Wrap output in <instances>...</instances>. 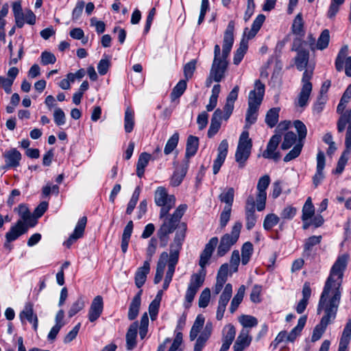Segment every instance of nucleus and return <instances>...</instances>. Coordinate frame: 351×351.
I'll list each match as a JSON object with an SVG mask.
<instances>
[{
  "label": "nucleus",
  "instance_id": "f257e3e1",
  "mask_svg": "<svg viewBox=\"0 0 351 351\" xmlns=\"http://www.w3.org/2000/svg\"><path fill=\"white\" fill-rule=\"evenodd\" d=\"M349 256L342 254L337 257L332 266L330 274L325 282L317 308V313H323L320 322L313 332L311 340H319L327 326L335 319L341 298V283L346 269Z\"/></svg>",
  "mask_w": 351,
  "mask_h": 351
},
{
  "label": "nucleus",
  "instance_id": "f03ea898",
  "mask_svg": "<svg viewBox=\"0 0 351 351\" xmlns=\"http://www.w3.org/2000/svg\"><path fill=\"white\" fill-rule=\"evenodd\" d=\"M154 201L157 206L161 207L159 217L163 221L157 231V237L160 241V246L165 247L169 243V235L178 228L187 206L186 204H180L172 215H169V210L175 206L176 197L173 195H169L162 186L156 189Z\"/></svg>",
  "mask_w": 351,
  "mask_h": 351
},
{
  "label": "nucleus",
  "instance_id": "7ed1b4c3",
  "mask_svg": "<svg viewBox=\"0 0 351 351\" xmlns=\"http://www.w3.org/2000/svg\"><path fill=\"white\" fill-rule=\"evenodd\" d=\"M186 226L182 223L179 230L176 232L173 242L170 244L169 258L168 260V270L166 273L163 282V289H167L172 280L175 272L176 265L179 259L180 251L182 249V243L185 238Z\"/></svg>",
  "mask_w": 351,
  "mask_h": 351
},
{
  "label": "nucleus",
  "instance_id": "20e7f679",
  "mask_svg": "<svg viewBox=\"0 0 351 351\" xmlns=\"http://www.w3.org/2000/svg\"><path fill=\"white\" fill-rule=\"evenodd\" d=\"M252 147V139L249 137V132L243 131L239 140V143L235 153V160L239 164V167L242 169L249 158Z\"/></svg>",
  "mask_w": 351,
  "mask_h": 351
},
{
  "label": "nucleus",
  "instance_id": "39448f33",
  "mask_svg": "<svg viewBox=\"0 0 351 351\" xmlns=\"http://www.w3.org/2000/svg\"><path fill=\"white\" fill-rule=\"evenodd\" d=\"M241 228L242 223L240 221H237L232 226L231 232L225 234L221 237L217 247V255L219 256H223L230 250L231 247L237 243Z\"/></svg>",
  "mask_w": 351,
  "mask_h": 351
},
{
  "label": "nucleus",
  "instance_id": "423d86ee",
  "mask_svg": "<svg viewBox=\"0 0 351 351\" xmlns=\"http://www.w3.org/2000/svg\"><path fill=\"white\" fill-rule=\"evenodd\" d=\"M228 66V60L221 58V49L219 45L214 47V59L210 71V77L214 82H219L225 76Z\"/></svg>",
  "mask_w": 351,
  "mask_h": 351
},
{
  "label": "nucleus",
  "instance_id": "0eeeda50",
  "mask_svg": "<svg viewBox=\"0 0 351 351\" xmlns=\"http://www.w3.org/2000/svg\"><path fill=\"white\" fill-rule=\"evenodd\" d=\"M293 125L298 134V141L293 148L285 156L284 161L286 162H289L299 156L304 145L303 141L307 134L306 127L302 121L300 120H295L293 122Z\"/></svg>",
  "mask_w": 351,
  "mask_h": 351
},
{
  "label": "nucleus",
  "instance_id": "6e6552de",
  "mask_svg": "<svg viewBox=\"0 0 351 351\" xmlns=\"http://www.w3.org/2000/svg\"><path fill=\"white\" fill-rule=\"evenodd\" d=\"M205 274V270H204V271L202 270L200 273L193 274L191 276L190 282L185 293L184 306L186 308L190 307L197 292L202 286L204 281Z\"/></svg>",
  "mask_w": 351,
  "mask_h": 351
},
{
  "label": "nucleus",
  "instance_id": "1a4fd4ad",
  "mask_svg": "<svg viewBox=\"0 0 351 351\" xmlns=\"http://www.w3.org/2000/svg\"><path fill=\"white\" fill-rule=\"evenodd\" d=\"M313 77V71L305 70L302 77V88L298 96L296 105L304 108L308 105L313 86L311 80Z\"/></svg>",
  "mask_w": 351,
  "mask_h": 351
},
{
  "label": "nucleus",
  "instance_id": "9d476101",
  "mask_svg": "<svg viewBox=\"0 0 351 351\" xmlns=\"http://www.w3.org/2000/svg\"><path fill=\"white\" fill-rule=\"evenodd\" d=\"M270 183V178L265 175L259 178L257 184V194L256 197V208L258 211H262L265 208L267 192Z\"/></svg>",
  "mask_w": 351,
  "mask_h": 351
},
{
  "label": "nucleus",
  "instance_id": "9b49d317",
  "mask_svg": "<svg viewBox=\"0 0 351 351\" xmlns=\"http://www.w3.org/2000/svg\"><path fill=\"white\" fill-rule=\"evenodd\" d=\"M346 149L340 156L337 167L335 170V173L340 174L343 172L345 166L349 159V156L351 154V123L350 127L347 128L345 140Z\"/></svg>",
  "mask_w": 351,
  "mask_h": 351
},
{
  "label": "nucleus",
  "instance_id": "f8f14e48",
  "mask_svg": "<svg viewBox=\"0 0 351 351\" xmlns=\"http://www.w3.org/2000/svg\"><path fill=\"white\" fill-rule=\"evenodd\" d=\"M254 89L249 93L248 106L260 107L265 94V85L257 80L254 83Z\"/></svg>",
  "mask_w": 351,
  "mask_h": 351
},
{
  "label": "nucleus",
  "instance_id": "ddd939ff",
  "mask_svg": "<svg viewBox=\"0 0 351 351\" xmlns=\"http://www.w3.org/2000/svg\"><path fill=\"white\" fill-rule=\"evenodd\" d=\"M280 134H274L269 139L266 149L263 153V157L265 158L272 159L278 161L280 158L279 152H276L280 141Z\"/></svg>",
  "mask_w": 351,
  "mask_h": 351
},
{
  "label": "nucleus",
  "instance_id": "4468645a",
  "mask_svg": "<svg viewBox=\"0 0 351 351\" xmlns=\"http://www.w3.org/2000/svg\"><path fill=\"white\" fill-rule=\"evenodd\" d=\"M348 51V46H344L341 49L335 60V67L338 71H341L343 70L345 63V73L348 77H351V56L348 57L344 62Z\"/></svg>",
  "mask_w": 351,
  "mask_h": 351
},
{
  "label": "nucleus",
  "instance_id": "2eb2a0df",
  "mask_svg": "<svg viewBox=\"0 0 351 351\" xmlns=\"http://www.w3.org/2000/svg\"><path fill=\"white\" fill-rule=\"evenodd\" d=\"M218 242L219 239L217 237H212L206 244L204 250L202 252L199 256V265L201 267L202 271H204L206 265L208 263Z\"/></svg>",
  "mask_w": 351,
  "mask_h": 351
},
{
  "label": "nucleus",
  "instance_id": "dca6fc26",
  "mask_svg": "<svg viewBox=\"0 0 351 351\" xmlns=\"http://www.w3.org/2000/svg\"><path fill=\"white\" fill-rule=\"evenodd\" d=\"M19 318L22 323L27 320L32 324L35 331L37 330L38 326V319L36 314L34 312V304L30 302H26L23 309L19 314Z\"/></svg>",
  "mask_w": 351,
  "mask_h": 351
},
{
  "label": "nucleus",
  "instance_id": "f3484780",
  "mask_svg": "<svg viewBox=\"0 0 351 351\" xmlns=\"http://www.w3.org/2000/svg\"><path fill=\"white\" fill-rule=\"evenodd\" d=\"M86 222V217H82L78 220L73 232L70 235L69 239L64 243V245L66 247L69 248L73 245V243H75L78 239L83 237Z\"/></svg>",
  "mask_w": 351,
  "mask_h": 351
},
{
  "label": "nucleus",
  "instance_id": "a211bd4d",
  "mask_svg": "<svg viewBox=\"0 0 351 351\" xmlns=\"http://www.w3.org/2000/svg\"><path fill=\"white\" fill-rule=\"evenodd\" d=\"M5 158V166L4 168H16L20 165L22 155L16 148L6 150L3 154Z\"/></svg>",
  "mask_w": 351,
  "mask_h": 351
},
{
  "label": "nucleus",
  "instance_id": "6ab92c4d",
  "mask_svg": "<svg viewBox=\"0 0 351 351\" xmlns=\"http://www.w3.org/2000/svg\"><path fill=\"white\" fill-rule=\"evenodd\" d=\"M28 226L23 221L19 220L16 223L12 226L10 231L5 234L6 242L10 243L17 239L21 235L26 233Z\"/></svg>",
  "mask_w": 351,
  "mask_h": 351
},
{
  "label": "nucleus",
  "instance_id": "aec40b11",
  "mask_svg": "<svg viewBox=\"0 0 351 351\" xmlns=\"http://www.w3.org/2000/svg\"><path fill=\"white\" fill-rule=\"evenodd\" d=\"M104 309L103 298L100 295L96 296L90 305L88 311V319L90 322L96 321L101 315Z\"/></svg>",
  "mask_w": 351,
  "mask_h": 351
},
{
  "label": "nucleus",
  "instance_id": "412c9836",
  "mask_svg": "<svg viewBox=\"0 0 351 351\" xmlns=\"http://www.w3.org/2000/svg\"><path fill=\"white\" fill-rule=\"evenodd\" d=\"M234 43L233 26L228 25L225 32L222 46V53L221 58L227 59L232 49Z\"/></svg>",
  "mask_w": 351,
  "mask_h": 351
},
{
  "label": "nucleus",
  "instance_id": "4be33fe9",
  "mask_svg": "<svg viewBox=\"0 0 351 351\" xmlns=\"http://www.w3.org/2000/svg\"><path fill=\"white\" fill-rule=\"evenodd\" d=\"M189 169V161L184 160L183 162L177 167L171 178L170 184L173 186H179L185 177Z\"/></svg>",
  "mask_w": 351,
  "mask_h": 351
},
{
  "label": "nucleus",
  "instance_id": "5701e85b",
  "mask_svg": "<svg viewBox=\"0 0 351 351\" xmlns=\"http://www.w3.org/2000/svg\"><path fill=\"white\" fill-rule=\"evenodd\" d=\"M325 167V156L324 152L319 151L317 155L316 173L313 178V182L317 187L324 179L323 171Z\"/></svg>",
  "mask_w": 351,
  "mask_h": 351
},
{
  "label": "nucleus",
  "instance_id": "b1692460",
  "mask_svg": "<svg viewBox=\"0 0 351 351\" xmlns=\"http://www.w3.org/2000/svg\"><path fill=\"white\" fill-rule=\"evenodd\" d=\"M252 340V337L250 335L247 330L242 329L233 346L234 350L243 351L245 348L250 345Z\"/></svg>",
  "mask_w": 351,
  "mask_h": 351
},
{
  "label": "nucleus",
  "instance_id": "393cba45",
  "mask_svg": "<svg viewBox=\"0 0 351 351\" xmlns=\"http://www.w3.org/2000/svg\"><path fill=\"white\" fill-rule=\"evenodd\" d=\"M222 119V110L217 108L214 112L211 119L210 125L208 130V138L213 137L218 132L221 125Z\"/></svg>",
  "mask_w": 351,
  "mask_h": 351
},
{
  "label": "nucleus",
  "instance_id": "a878e982",
  "mask_svg": "<svg viewBox=\"0 0 351 351\" xmlns=\"http://www.w3.org/2000/svg\"><path fill=\"white\" fill-rule=\"evenodd\" d=\"M138 328L137 321L133 322L129 327L126 335V348L128 350H133L136 346V337Z\"/></svg>",
  "mask_w": 351,
  "mask_h": 351
},
{
  "label": "nucleus",
  "instance_id": "bb28decb",
  "mask_svg": "<svg viewBox=\"0 0 351 351\" xmlns=\"http://www.w3.org/2000/svg\"><path fill=\"white\" fill-rule=\"evenodd\" d=\"M143 290H140L136 295L133 298L128 310V318L129 320H134L138 315L141 304V295Z\"/></svg>",
  "mask_w": 351,
  "mask_h": 351
},
{
  "label": "nucleus",
  "instance_id": "cd10ccee",
  "mask_svg": "<svg viewBox=\"0 0 351 351\" xmlns=\"http://www.w3.org/2000/svg\"><path fill=\"white\" fill-rule=\"evenodd\" d=\"M351 339V319H348L340 338L338 351H348V346Z\"/></svg>",
  "mask_w": 351,
  "mask_h": 351
},
{
  "label": "nucleus",
  "instance_id": "c85d7f7f",
  "mask_svg": "<svg viewBox=\"0 0 351 351\" xmlns=\"http://www.w3.org/2000/svg\"><path fill=\"white\" fill-rule=\"evenodd\" d=\"M150 270V263L148 261H145L143 265L139 267L135 274V285L138 288H141L145 284L147 275Z\"/></svg>",
  "mask_w": 351,
  "mask_h": 351
},
{
  "label": "nucleus",
  "instance_id": "c756f323",
  "mask_svg": "<svg viewBox=\"0 0 351 351\" xmlns=\"http://www.w3.org/2000/svg\"><path fill=\"white\" fill-rule=\"evenodd\" d=\"M14 210H17L22 219L21 221L27 224L28 227H34L36 225V219L31 215L28 208L25 204L19 205Z\"/></svg>",
  "mask_w": 351,
  "mask_h": 351
},
{
  "label": "nucleus",
  "instance_id": "7c9ffc66",
  "mask_svg": "<svg viewBox=\"0 0 351 351\" xmlns=\"http://www.w3.org/2000/svg\"><path fill=\"white\" fill-rule=\"evenodd\" d=\"M199 146V139L197 137L195 136L190 135L186 141V147L185 152V159L184 160H188L189 162V158L193 156L197 149Z\"/></svg>",
  "mask_w": 351,
  "mask_h": 351
},
{
  "label": "nucleus",
  "instance_id": "2f4dec72",
  "mask_svg": "<svg viewBox=\"0 0 351 351\" xmlns=\"http://www.w3.org/2000/svg\"><path fill=\"white\" fill-rule=\"evenodd\" d=\"M151 159V155L147 152H143L140 154L136 164V175L138 178H142L145 173V168Z\"/></svg>",
  "mask_w": 351,
  "mask_h": 351
},
{
  "label": "nucleus",
  "instance_id": "473e14b6",
  "mask_svg": "<svg viewBox=\"0 0 351 351\" xmlns=\"http://www.w3.org/2000/svg\"><path fill=\"white\" fill-rule=\"evenodd\" d=\"M309 53L307 50H300L297 53V56L295 58V64L296 68L299 71L304 70L308 62Z\"/></svg>",
  "mask_w": 351,
  "mask_h": 351
},
{
  "label": "nucleus",
  "instance_id": "72a5a7b5",
  "mask_svg": "<svg viewBox=\"0 0 351 351\" xmlns=\"http://www.w3.org/2000/svg\"><path fill=\"white\" fill-rule=\"evenodd\" d=\"M239 322L243 326L242 329L247 330L248 333L250 332V328L255 327L258 325L257 319L252 315H242L239 317Z\"/></svg>",
  "mask_w": 351,
  "mask_h": 351
},
{
  "label": "nucleus",
  "instance_id": "f704fd0d",
  "mask_svg": "<svg viewBox=\"0 0 351 351\" xmlns=\"http://www.w3.org/2000/svg\"><path fill=\"white\" fill-rule=\"evenodd\" d=\"M245 287L244 285H241L239 288L237 293L234 296V298H232L231 303H230V306L229 310L231 313H234L237 311L239 304L243 301L244 294H245Z\"/></svg>",
  "mask_w": 351,
  "mask_h": 351
},
{
  "label": "nucleus",
  "instance_id": "c9c22d12",
  "mask_svg": "<svg viewBox=\"0 0 351 351\" xmlns=\"http://www.w3.org/2000/svg\"><path fill=\"white\" fill-rule=\"evenodd\" d=\"M280 108H273L269 110L265 116V123L270 128H274L278 121Z\"/></svg>",
  "mask_w": 351,
  "mask_h": 351
},
{
  "label": "nucleus",
  "instance_id": "e433bc0d",
  "mask_svg": "<svg viewBox=\"0 0 351 351\" xmlns=\"http://www.w3.org/2000/svg\"><path fill=\"white\" fill-rule=\"evenodd\" d=\"M134 112L128 108L125 112L124 116V130L126 133H130L134 127Z\"/></svg>",
  "mask_w": 351,
  "mask_h": 351
},
{
  "label": "nucleus",
  "instance_id": "4c0bfd02",
  "mask_svg": "<svg viewBox=\"0 0 351 351\" xmlns=\"http://www.w3.org/2000/svg\"><path fill=\"white\" fill-rule=\"evenodd\" d=\"M291 30L297 36H304V21L301 13H298L295 17L291 26Z\"/></svg>",
  "mask_w": 351,
  "mask_h": 351
},
{
  "label": "nucleus",
  "instance_id": "58836bf2",
  "mask_svg": "<svg viewBox=\"0 0 351 351\" xmlns=\"http://www.w3.org/2000/svg\"><path fill=\"white\" fill-rule=\"evenodd\" d=\"M247 49V42L245 40V37L241 40L239 47L237 49L234 55L233 62L238 65L243 60L245 53Z\"/></svg>",
  "mask_w": 351,
  "mask_h": 351
},
{
  "label": "nucleus",
  "instance_id": "ea45409f",
  "mask_svg": "<svg viewBox=\"0 0 351 351\" xmlns=\"http://www.w3.org/2000/svg\"><path fill=\"white\" fill-rule=\"evenodd\" d=\"M345 1L346 0H331L326 13V16L329 19H335L337 14L340 10V7L345 3Z\"/></svg>",
  "mask_w": 351,
  "mask_h": 351
},
{
  "label": "nucleus",
  "instance_id": "a19ab883",
  "mask_svg": "<svg viewBox=\"0 0 351 351\" xmlns=\"http://www.w3.org/2000/svg\"><path fill=\"white\" fill-rule=\"evenodd\" d=\"M186 88V80H180L173 88L170 97L172 101L179 99Z\"/></svg>",
  "mask_w": 351,
  "mask_h": 351
},
{
  "label": "nucleus",
  "instance_id": "79ce46f5",
  "mask_svg": "<svg viewBox=\"0 0 351 351\" xmlns=\"http://www.w3.org/2000/svg\"><path fill=\"white\" fill-rule=\"evenodd\" d=\"M253 253V245L252 243L245 242L241 247V263L243 265H247Z\"/></svg>",
  "mask_w": 351,
  "mask_h": 351
},
{
  "label": "nucleus",
  "instance_id": "37998d69",
  "mask_svg": "<svg viewBox=\"0 0 351 351\" xmlns=\"http://www.w3.org/2000/svg\"><path fill=\"white\" fill-rule=\"evenodd\" d=\"M330 41V32L326 29L319 35L316 43V49L324 50L328 47Z\"/></svg>",
  "mask_w": 351,
  "mask_h": 351
},
{
  "label": "nucleus",
  "instance_id": "c03bdc74",
  "mask_svg": "<svg viewBox=\"0 0 351 351\" xmlns=\"http://www.w3.org/2000/svg\"><path fill=\"white\" fill-rule=\"evenodd\" d=\"M322 236H312L305 241L304 247V256H309L313 247L321 242Z\"/></svg>",
  "mask_w": 351,
  "mask_h": 351
},
{
  "label": "nucleus",
  "instance_id": "a18cd8bd",
  "mask_svg": "<svg viewBox=\"0 0 351 351\" xmlns=\"http://www.w3.org/2000/svg\"><path fill=\"white\" fill-rule=\"evenodd\" d=\"M234 191L233 188H229L226 191L221 193L219 198L221 202L226 204L224 207H228L232 208V206L234 201Z\"/></svg>",
  "mask_w": 351,
  "mask_h": 351
},
{
  "label": "nucleus",
  "instance_id": "49530a36",
  "mask_svg": "<svg viewBox=\"0 0 351 351\" xmlns=\"http://www.w3.org/2000/svg\"><path fill=\"white\" fill-rule=\"evenodd\" d=\"M232 294V286L230 283L226 285L224 289L219 297V305L226 306Z\"/></svg>",
  "mask_w": 351,
  "mask_h": 351
},
{
  "label": "nucleus",
  "instance_id": "de8ad7c7",
  "mask_svg": "<svg viewBox=\"0 0 351 351\" xmlns=\"http://www.w3.org/2000/svg\"><path fill=\"white\" fill-rule=\"evenodd\" d=\"M296 141V134L293 132H287L284 136V139L280 147L283 150L289 149L295 143Z\"/></svg>",
  "mask_w": 351,
  "mask_h": 351
},
{
  "label": "nucleus",
  "instance_id": "09e8293b",
  "mask_svg": "<svg viewBox=\"0 0 351 351\" xmlns=\"http://www.w3.org/2000/svg\"><path fill=\"white\" fill-rule=\"evenodd\" d=\"M314 212H315V209H314V206H313V204L311 202V197H308L303 208H302V221H306V220H308L309 219H311L313 215H314Z\"/></svg>",
  "mask_w": 351,
  "mask_h": 351
},
{
  "label": "nucleus",
  "instance_id": "8fccbe9b",
  "mask_svg": "<svg viewBox=\"0 0 351 351\" xmlns=\"http://www.w3.org/2000/svg\"><path fill=\"white\" fill-rule=\"evenodd\" d=\"M258 109V108L248 106L245 115L246 127L249 128L256 121Z\"/></svg>",
  "mask_w": 351,
  "mask_h": 351
},
{
  "label": "nucleus",
  "instance_id": "3c124183",
  "mask_svg": "<svg viewBox=\"0 0 351 351\" xmlns=\"http://www.w3.org/2000/svg\"><path fill=\"white\" fill-rule=\"evenodd\" d=\"M280 218L276 214L270 213L265 216L263 221V228L265 230H270L273 227L276 226Z\"/></svg>",
  "mask_w": 351,
  "mask_h": 351
},
{
  "label": "nucleus",
  "instance_id": "603ef678",
  "mask_svg": "<svg viewBox=\"0 0 351 351\" xmlns=\"http://www.w3.org/2000/svg\"><path fill=\"white\" fill-rule=\"evenodd\" d=\"M178 141L179 134L178 132H175L167 141L164 149V153L166 155L170 154L177 147Z\"/></svg>",
  "mask_w": 351,
  "mask_h": 351
},
{
  "label": "nucleus",
  "instance_id": "864d4df0",
  "mask_svg": "<svg viewBox=\"0 0 351 351\" xmlns=\"http://www.w3.org/2000/svg\"><path fill=\"white\" fill-rule=\"evenodd\" d=\"M348 123V126L350 127L351 124V110L344 114H343L337 122V130L339 132H342L346 126V124Z\"/></svg>",
  "mask_w": 351,
  "mask_h": 351
},
{
  "label": "nucleus",
  "instance_id": "5fc2aeb1",
  "mask_svg": "<svg viewBox=\"0 0 351 351\" xmlns=\"http://www.w3.org/2000/svg\"><path fill=\"white\" fill-rule=\"evenodd\" d=\"M141 193V188L139 186H137L135 190L133 192V194L132 195V197L128 204V207L126 209V214L130 215L133 212L137 202L139 198V195Z\"/></svg>",
  "mask_w": 351,
  "mask_h": 351
},
{
  "label": "nucleus",
  "instance_id": "6e6d98bb",
  "mask_svg": "<svg viewBox=\"0 0 351 351\" xmlns=\"http://www.w3.org/2000/svg\"><path fill=\"white\" fill-rule=\"evenodd\" d=\"M85 304L82 297H80L77 300L73 302L68 311V315L69 317H73L78 312L84 308Z\"/></svg>",
  "mask_w": 351,
  "mask_h": 351
},
{
  "label": "nucleus",
  "instance_id": "4d7b16f0",
  "mask_svg": "<svg viewBox=\"0 0 351 351\" xmlns=\"http://www.w3.org/2000/svg\"><path fill=\"white\" fill-rule=\"evenodd\" d=\"M158 245V240L155 237L151 238V239L149 241L148 245L146 249V257L147 260L145 261H148L149 263L152 261V256L154 255V254L156 252Z\"/></svg>",
  "mask_w": 351,
  "mask_h": 351
},
{
  "label": "nucleus",
  "instance_id": "13d9d810",
  "mask_svg": "<svg viewBox=\"0 0 351 351\" xmlns=\"http://www.w3.org/2000/svg\"><path fill=\"white\" fill-rule=\"evenodd\" d=\"M245 220H246V228L247 230H252L257 220V217L255 214V210H245Z\"/></svg>",
  "mask_w": 351,
  "mask_h": 351
},
{
  "label": "nucleus",
  "instance_id": "bf43d9fd",
  "mask_svg": "<svg viewBox=\"0 0 351 351\" xmlns=\"http://www.w3.org/2000/svg\"><path fill=\"white\" fill-rule=\"evenodd\" d=\"M210 291L208 288H205L201 293L198 304L200 308H206L210 302Z\"/></svg>",
  "mask_w": 351,
  "mask_h": 351
},
{
  "label": "nucleus",
  "instance_id": "052dcab7",
  "mask_svg": "<svg viewBox=\"0 0 351 351\" xmlns=\"http://www.w3.org/2000/svg\"><path fill=\"white\" fill-rule=\"evenodd\" d=\"M196 67V60H192L187 62L184 66V75L186 80L191 79L195 72Z\"/></svg>",
  "mask_w": 351,
  "mask_h": 351
},
{
  "label": "nucleus",
  "instance_id": "680f3d73",
  "mask_svg": "<svg viewBox=\"0 0 351 351\" xmlns=\"http://www.w3.org/2000/svg\"><path fill=\"white\" fill-rule=\"evenodd\" d=\"M297 210L295 207L288 206L285 207L280 213V219L283 220H291L296 215Z\"/></svg>",
  "mask_w": 351,
  "mask_h": 351
},
{
  "label": "nucleus",
  "instance_id": "e2e57ef3",
  "mask_svg": "<svg viewBox=\"0 0 351 351\" xmlns=\"http://www.w3.org/2000/svg\"><path fill=\"white\" fill-rule=\"evenodd\" d=\"M236 335V329L232 324L226 325L223 330V339L233 341Z\"/></svg>",
  "mask_w": 351,
  "mask_h": 351
},
{
  "label": "nucleus",
  "instance_id": "0e129e2a",
  "mask_svg": "<svg viewBox=\"0 0 351 351\" xmlns=\"http://www.w3.org/2000/svg\"><path fill=\"white\" fill-rule=\"evenodd\" d=\"M231 210L232 208H229V206L224 207L223 211L221 213L219 222L221 229H223L228 224L230 219Z\"/></svg>",
  "mask_w": 351,
  "mask_h": 351
},
{
  "label": "nucleus",
  "instance_id": "69168bd1",
  "mask_svg": "<svg viewBox=\"0 0 351 351\" xmlns=\"http://www.w3.org/2000/svg\"><path fill=\"white\" fill-rule=\"evenodd\" d=\"M53 120L58 126L62 125L66 122V116L64 111L60 108H56L53 112Z\"/></svg>",
  "mask_w": 351,
  "mask_h": 351
},
{
  "label": "nucleus",
  "instance_id": "338daca9",
  "mask_svg": "<svg viewBox=\"0 0 351 351\" xmlns=\"http://www.w3.org/2000/svg\"><path fill=\"white\" fill-rule=\"evenodd\" d=\"M160 307V299L155 298L149 305V313L152 320L156 319Z\"/></svg>",
  "mask_w": 351,
  "mask_h": 351
},
{
  "label": "nucleus",
  "instance_id": "774afa93",
  "mask_svg": "<svg viewBox=\"0 0 351 351\" xmlns=\"http://www.w3.org/2000/svg\"><path fill=\"white\" fill-rule=\"evenodd\" d=\"M228 150V143L226 139L221 141L217 148V158L226 160Z\"/></svg>",
  "mask_w": 351,
  "mask_h": 351
}]
</instances>
